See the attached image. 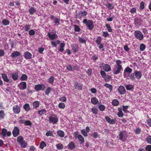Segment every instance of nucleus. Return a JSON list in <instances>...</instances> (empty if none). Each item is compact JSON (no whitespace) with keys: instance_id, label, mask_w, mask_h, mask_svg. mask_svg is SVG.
<instances>
[{"instance_id":"nucleus-1","label":"nucleus","mask_w":151,"mask_h":151,"mask_svg":"<svg viewBox=\"0 0 151 151\" xmlns=\"http://www.w3.org/2000/svg\"><path fill=\"white\" fill-rule=\"evenodd\" d=\"M116 62V65H115V67L113 70V72L114 74L117 75L121 72L122 68L121 65L122 63V61L120 60H117Z\"/></svg>"},{"instance_id":"nucleus-2","label":"nucleus","mask_w":151,"mask_h":151,"mask_svg":"<svg viewBox=\"0 0 151 151\" xmlns=\"http://www.w3.org/2000/svg\"><path fill=\"white\" fill-rule=\"evenodd\" d=\"M119 136V139L122 142H125L128 137L127 132L124 130L120 131Z\"/></svg>"},{"instance_id":"nucleus-3","label":"nucleus","mask_w":151,"mask_h":151,"mask_svg":"<svg viewBox=\"0 0 151 151\" xmlns=\"http://www.w3.org/2000/svg\"><path fill=\"white\" fill-rule=\"evenodd\" d=\"M17 141L20 145L22 148H25L27 145V142L24 140L23 138L21 136L18 137L17 138Z\"/></svg>"},{"instance_id":"nucleus-4","label":"nucleus","mask_w":151,"mask_h":151,"mask_svg":"<svg viewBox=\"0 0 151 151\" xmlns=\"http://www.w3.org/2000/svg\"><path fill=\"white\" fill-rule=\"evenodd\" d=\"M83 23L86 24L88 29L91 30L94 27V24L92 21L91 20L87 21V19H84L83 21Z\"/></svg>"},{"instance_id":"nucleus-5","label":"nucleus","mask_w":151,"mask_h":151,"mask_svg":"<svg viewBox=\"0 0 151 151\" xmlns=\"http://www.w3.org/2000/svg\"><path fill=\"white\" fill-rule=\"evenodd\" d=\"M134 35L136 38L139 40H142L144 37L143 34L139 30L135 31Z\"/></svg>"},{"instance_id":"nucleus-6","label":"nucleus","mask_w":151,"mask_h":151,"mask_svg":"<svg viewBox=\"0 0 151 151\" xmlns=\"http://www.w3.org/2000/svg\"><path fill=\"white\" fill-rule=\"evenodd\" d=\"M45 88V86L44 84H39L35 86V89L37 91L40 90L44 91Z\"/></svg>"},{"instance_id":"nucleus-7","label":"nucleus","mask_w":151,"mask_h":151,"mask_svg":"<svg viewBox=\"0 0 151 151\" xmlns=\"http://www.w3.org/2000/svg\"><path fill=\"white\" fill-rule=\"evenodd\" d=\"M18 87L20 90H24L27 88V83L25 82H22L18 85Z\"/></svg>"},{"instance_id":"nucleus-8","label":"nucleus","mask_w":151,"mask_h":151,"mask_svg":"<svg viewBox=\"0 0 151 151\" xmlns=\"http://www.w3.org/2000/svg\"><path fill=\"white\" fill-rule=\"evenodd\" d=\"M49 122L52 123L53 124L57 123L58 120V118L57 116L55 117H49Z\"/></svg>"},{"instance_id":"nucleus-9","label":"nucleus","mask_w":151,"mask_h":151,"mask_svg":"<svg viewBox=\"0 0 151 151\" xmlns=\"http://www.w3.org/2000/svg\"><path fill=\"white\" fill-rule=\"evenodd\" d=\"M13 110L14 112L16 114L19 113L20 111V108L17 105H14L13 106Z\"/></svg>"},{"instance_id":"nucleus-10","label":"nucleus","mask_w":151,"mask_h":151,"mask_svg":"<svg viewBox=\"0 0 151 151\" xmlns=\"http://www.w3.org/2000/svg\"><path fill=\"white\" fill-rule=\"evenodd\" d=\"M118 90L121 94H124L126 92L124 87L122 86H120L118 88Z\"/></svg>"},{"instance_id":"nucleus-11","label":"nucleus","mask_w":151,"mask_h":151,"mask_svg":"<svg viewBox=\"0 0 151 151\" xmlns=\"http://www.w3.org/2000/svg\"><path fill=\"white\" fill-rule=\"evenodd\" d=\"M19 134V130L17 127H15L13 131V134L14 137H16Z\"/></svg>"},{"instance_id":"nucleus-12","label":"nucleus","mask_w":151,"mask_h":151,"mask_svg":"<svg viewBox=\"0 0 151 151\" xmlns=\"http://www.w3.org/2000/svg\"><path fill=\"white\" fill-rule=\"evenodd\" d=\"M134 73L136 78L137 79H139L141 78L142 76V74L140 71L135 70L134 72Z\"/></svg>"},{"instance_id":"nucleus-13","label":"nucleus","mask_w":151,"mask_h":151,"mask_svg":"<svg viewBox=\"0 0 151 151\" xmlns=\"http://www.w3.org/2000/svg\"><path fill=\"white\" fill-rule=\"evenodd\" d=\"M24 56L26 59H29L32 58V55L29 52H25L24 55Z\"/></svg>"},{"instance_id":"nucleus-14","label":"nucleus","mask_w":151,"mask_h":151,"mask_svg":"<svg viewBox=\"0 0 151 151\" xmlns=\"http://www.w3.org/2000/svg\"><path fill=\"white\" fill-rule=\"evenodd\" d=\"M103 69L105 71L108 72L111 70V68L109 65L106 64L104 66Z\"/></svg>"},{"instance_id":"nucleus-15","label":"nucleus","mask_w":151,"mask_h":151,"mask_svg":"<svg viewBox=\"0 0 151 151\" xmlns=\"http://www.w3.org/2000/svg\"><path fill=\"white\" fill-rule=\"evenodd\" d=\"M20 53L19 52L17 51H13L11 55V57L14 58L19 56L20 55Z\"/></svg>"},{"instance_id":"nucleus-16","label":"nucleus","mask_w":151,"mask_h":151,"mask_svg":"<svg viewBox=\"0 0 151 151\" xmlns=\"http://www.w3.org/2000/svg\"><path fill=\"white\" fill-rule=\"evenodd\" d=\"M87 14V12L85 11H80L79 13L78 16L80 18H81L86 16Z\"/></svg>"},{"instance_id":"nucleus-17","label":"nucleus","mask_w":151,"mask_h":151,"mask_svg":"<svg viewBox=\"0 0 151 151\" xmlns=\"http://www.w3.org/2000/svg\"><path fill=\"white\" fill-rule=\"evenodd\" d=\"M132 72V69L129 67H126L124 70V76L125 77L126 76L125 73L126 72L130 73Z\"/></svg>"},{"instance_id":"nucleus-18","label":"nucleus","mask_w":151,"mask_h":151,"mask_svg":"<svg viewBox=\"0 0 151 151\" xmlns=\"http://www.w3.org/2000/svg\"><path fill=\"white\" fill-rule=\"evenodd\" d=\"M2 77L4 81L9 83L12 82L10 81V80L7 77L5 74H2Z\"/></svg>"},{"instance_id":"nucleus-19","label":"nucleus","mask_w":151,"mask_h":151,"mask_svg":"<svg viewBox=\"0 0 151 151\" xmlns=\"http://www.w3.org/2000/svg\"><path fill=\"white\" fill-rule=\"evenodd\" d=\"M47 36L49 38L50 40H53L56 38V37L57 36V35L54 34H51L50 32H48L47 34Z\"/></svg>"},{"instance_id":"nucleus-20","label":"nucleus","mask_w":151,"mask_h":151,"mask_svg":"<svg viewBox=\"0 0 151 151\" xmlns=\"http://www.w3.org/2000/svg\"><path fill=\"white\" fill-rule=\"evenodd\" d=\"M80 142V144H82L84 142V139L83 136L81 134H78L77 136Z\"/></svg>"},{"instance_id":"nucleus-21","label":"nucleus","mask_w":151,"mask_h":151,"mask_svg":"<svg viewBox=\"0 0 151 151\" xmlns=\"http://www.w3.org/2000/svg\"><path fill=\"white\" fill-rule=\"evenodd\" d=\"M68 147L70 150H72L75 147V145L74 143L72 142H70L68 145Z\"/></svg>"},{"instance_id":"nucleus-22","label":"nucleus","mask_w":151,"mask_h":151,"mask_svg":"<svg viewBox=\"0 0 151 151\" xmlns=\"http://www.w3.org/2000/svg\"><path fill=\"white\" fill-rule=\"evenodd\" d=\"M72 48L73 52H76L78 51V46L76 44H74L72 45Z\"/></svg>"},{"instance_id":"nucleus-23","label":"nucleus","mask_w":151,"mask_h":151,"mask_svg":"<svg viewBox=\"0 0 151 151\" xmlns=\"http://www.w3.org/2000/svg\"><path fill=\"white\" fill-rule=\"evenodd\" d=\"M75 87L76 89H77L78 90H81L82 89V86L80 83L77 82H76L75 83Z\"/></svg>"},{"instance_id":"nucleus-24","label":"nucleus","mask_w":151,"mask_h":151,"mask_svg":"<svg viewBox=\"0 0 151 151\" xmlns=\"http://www.w3.org/2000/svg\"><path fill=\"white\" fill-rule=\"evenodd\" d=\"M91 102L92 104L95 105L98 103V100L96 98L93 97L91 99Z\"/></svg>"},{"instance_id":"nucleus-25","label":"nucleus","mask_w":151,"mask_h":151,"mask_svg":"<svg viewBox=\"0 0 151 151\" xmlns=\"http://www.w3.org/2000/svg\"><path fill=\"white\" fill-rule=\"evenodd\" d=\"M18 74L17 73H15L12 74V78L13 80H16L18 79Z\"/></svg>"},{"instance_id":"nucleus-26","label":"nucleus","mask_w":151,"mask_h":151,"mask_svg":"<svg viewBox=\"0 0 151 151\" xmlns=\"http://www.w3.org/2000/svg\"><path fill=\"white\" fill-rule=\"evenodd\" d=\"M104 86L108 88L109 89L110 92H111L112 91L113 86L107 83H105L104 84Z\"/></svg>"},{"instance_id":"nucleus-27","label":"nucleus","mask_w":151,"mask_h":151,"mask_svg":"<svg viewBox=\"0 0 151 151\" xmlns=\"http://www.w3.org/2000/svg\"><path fill=\"white\" fill-rule=\"evenodd\" d=\"M58 134L60 137H63L64 136V133L62 130H60L57 132Z\"/></svg>"},{"instance_id":"nucleus-28","label":"nucleus","mask_w":151,"mask_h":151,"mask_svg":"<svg viewBox=\"0 0 151 151\" xmlns=\"http://www.w3.org/2000/svg\"><path fill=\"white\" fill-rule=\"evenodd\" d=\"M23 108L26 111H28L30 110L29 105L28 104H25L23 106Z\"/></svg>"},{"instance_id":"nucleus-29","label":"nucleus","mask_w":151,"mask_h":151,"mask_svg":"<svg viewBox=\"0 0 151 151\" xmlns=\"http://www.w3.org/2000/svg\"><path fill=\"white\" fill-rule=\"evenodd\" d=\"M28 77L27 75L25 74H23L21 77L20 79L22 81H26Z\"/></svg>"},{"instance_id":"nucleus-30","label":"nucleus","mask_w":151,"mask_h":151,"mask_svg":"<svg viewBox=\"0 0 151 151\" xmlns=\"http://www.w3.org/2000/svg\"><path fill=\"white\" fill-rule=\"evenodd\" d=\"M39 102L37 101L34 102L33 103V106L35 108H38L39 107Z\"/></svg>"},{"instance_id":"nucleus-31","label":"nucleus","mask_w":151,"mask_h":151,"mask_svg":"<svg viewBox=\"0 0 151 151\" xmlns=\"http://www.w3.org/2000/svg\"><path fill=\"white\" fill-rule=\"evenodd\" d=\"M78 41L80 43L84 44L85 45L86 44V40L82 37H79L78 38Z\"/></svg>"},{"instance_id":"nucleus-32","label":"nucleus","mask_w":151,"mask_h":151,"mask_svg":"<svg viewBox=\"0 0 151 151\" xmlns=\"http://www.w3.org/2000/svg\"><path fill=\"white\" fill-rule=\"evenodd\" d=\"M39 114L41 116L47 112V111L45 109H42L40 110H39L38 111Z\"/></svg>"},{"instance_id":"nucleus-33","label":"nucleus","mask_w":151,"mask_h":151,"mask_svg":"<svg viewBox=\"0 0 151 151\" xmlns=\"http://www.w3.org/2000/svg\"><path fill=\"white\" fill-rule=\"evenodd\" d=\"M29 14L31 15H32L36 12V10L33 7H32L29 10Z\"/></svg>"},{"instance_id":"nucleus-34","label":"nucleus","mask_w":151,"mask_h":151,"mask_svg":"<svg viewBox=\"0 0 151 151\" xmlns=\"http://www.w3.org/2000/svg\"><path fill=\"white\" fill-rule=\"evenodd\" d=\"M56 145L57 149L58 150H61L63 148V145L61 143L57 144Z\"/></svg>"},{"instance_id":"nucleus-35","label":"nucleus","mask_w":151,"mask_h":151,"mask_svg":"<svg viewBox=\"0 0 151 151\" xmlns=\"http://www.w3.org/2000/svg\"><path fill=\"white\" fill-rule=\"evenodd\" d=\"M125 87L127 90H131L134 88L133 86L131 84L126 85Z\"/></svg>"},{"instance_id":"nucleus-36","label":"nucleus","mask_w":151,"mask_h":151,"mask_svg":"<svg viewBox=\"0 0 151 151\" xmlns=\"http://www.w3.org/2000/svg\"><path fill=\"white\" fill-rule=\"evenodd\" d=\"M106 6L109 9H113L114 7L113 4L111 3H109L106 5Z\"/></svg>"},{"instance_id":"nucleus-37","label":"nucleus","mask_w":151,"mask_h":151,"mask_svg":"<svg viewBox=\"0 0 151 151\" xmlns=\"http://www.w3.org/2000/svg\"><path fill=\"white\" fill-rule=\"evenodd\" d=\"M112 104L114 106H117L119 104V102L117 99H114L112 102Z\"/></svg>"},{"instance_id":"nucleus-38","label":"nucleus","mask_w":151,"mask_h":151,"mask_svg":"<svg viewBox=\"0 0 151 151\" xmlns=\"http://www.w3.org/2000/svg\"><path fill=\"white\" fill-rule=\"evenodd\" d=\"M65 44L63 43H61L60 44V49L59 51L61 52H62L64 50L63 47L65 46Z\"/></svg>"},{"instance_id":"nucleus-39","label":"nucleus","mask_w":151,"mask_h":151,"mask_svg":"<svg viewBox=\"0 0 151 151\" xmlns=\"http://www.w3.org/2000/svg\"><path fill=\"white\" fill-rule=\"evenodd\" d=\"M2 23L3 25H7L9 24V22L7 19H4L3 20Z\"/></svg>"},{"instance_id":"nucleus-40","label":"nucleus","mask_w":151,"mask_h":151,"mask_svg":"<svg viewBox=\"0 0 151 151\" xmlns=\"http://www.w3.org/2000/svg\"><path fill=\"white\" fill-rule=\"evenodd\" d=\"M7 131V130L3 128L2 129L1 134L3 135L4 137L6 135Z\"/></svg>"},{"instance_id":"nucleus-41","label":"nucleus","mask_w":151,"mask_h":151,"mask_svg":"<svg viewBox=\"0 0 151 151\" xmlns=\"http://www.w3.org/2000/svg\"><path fill=\"white\" fill-rule=\"evenodd\" d=\"M46 146V144L44 141H42L40 144V147L42 149H43L44 147Z\"/></svg>"},{"instance_id":"nucleus-42","label":"nucleus","mask_w":151,"mask_h":151,"mask_svg":"<svg viewBox=\"0 0 151 151\" xmlns=\"http://www.w3.org/2000/svg\"><path fill=\"white\" fill-rule=\"evenodd\" d=\"M91 111L92 112L95 114H98V109L95 107L92 108L91 109Z\"/></svg>"},{"instance_id":"nucleus-43","label":"nucleus","mask_w":151,"mask_h":151,"mask_svg":"<svg viewBox=\"0 0 151 151\" xmlns=\"http://www.w3.org/2000/svg\"><path fill=\"white\" fill-rule=\"evenodd\" d=\"M98 108L99 110L101 111H104L105 108V106L103 105H101L98 106Z\"/></svg>"},{"instance_id":"nucleus-44","label":"nucleus","mask_w":151,"mask_h":151,"mask_svg":"<svg viewBox=\"0 0 151 151\" xmlns=\"http://www.w3.org/2000/svg\"><path fill=\"white\" fill-rule=\"evenodd\" d=\"M65 106V105L64 103H60L58 104V107L60 108L64 109Z\"/></svg>"},{"instance_id":"nucleus-45","label":"nucleus","mask_w":151,"mask_h":151,"mask_svg":"<svg viewBox=\"0 0 151 151\" xmlns=\"http://www.w3.org/2000/svg\"><path fill=\"white\" fill-rule=\"evenodd\" d=\"M140 19H137V18H136L134 20V21L135 22V24H138V25H139L140 24H141L140 23Z\"/></svg>"},{"instance_id":"nucleus-46","label":"nucleus","mask_w":151,"mask_h":151,"mask_svg":"<svg viewBox=\"0 0 151 151\" xmlns=\"http://www.w3.org/2000/svg\"><path fill=\"white\" fill-rule=\"evenodd\" d=\"M106 28H107L108 29V31L109 32H112V29H111V27L110 26V25L109 24H106Z\"/></svg>"},{"instance_id":"nucleus-47","label":"nucleus","mask_w":151,"mask_h":151,"mask_svg":"<svg viewBox=\"0 0 151 151\" xmlns=\"http://www.w3.org/2000/svg\"><path fill=\"white\" fill-rule=\"evenodd\" d=\"M54 81V78L53 76H51L48 79V82L49 83L52 84Z\"/></svg>"},{"instance_id":"nucleus-48","label":"nucleus","mask_w":151,"mask_h":151,"mask_svg":"<svg viewBox=\"0 0 151 151\" xmlns=\"http://www.w3.org/2000/svg\"><path fill=\"white\" fill-rule=\"evenodd\" d=\"M140 50L141 51H143L145 47V46L143 44H141L140 45Z\"/></svg>"},{"instance_id":"nucleus-49","label":"nucleus","mask_w":151,"mask_h":151,"mask_svg":"<svg viewBox=\"0 0 151 151\" xmlns=\"http://www.w3.org/2000/svg\"><path fill=\"white\" fill-rule=\"evenodd\" d=\"M4 111L1 110L0 111V119L4 118Z\"/></svg>"},{"instance_id":"nucleus-50","label":"nucleus","mask_w":151,"mask_h":151,"mask_svg":"<svg viewBox=\"0 0 151 151\" xmlns=\"http://www.w3.org/2000/svg\"><path fill=\"white\" fill-rule=\"evenodd\" d=\"M46 135L48 137V136H53V133L51 131H49L47 132L46 133Z\"/></svg>"},{"instance_id":"nucleus-51","label":"nucleus","mask_w":151,"mask_h":151,"mask_svg":"<svg viewBox=\"0 0 151 151\" xmlns=\"http://www.w3.org/2000/svg\"><path fill=\"white\" fill-rule=\"evenodd\" d=\"M106 82L109 81L111 79V77L109 76H106L104 78Z\"/></svg>"},{"instance_id":"nucleus-52","label":"nucleus","mask_w":151,"mask_h":151,"mask_svg":"<svg viewBox=\"0 0 151 151\" xmlns=\"http://www.w3.org/2000/svg\"><path fill=\"white\" fill-rule=\"evenodd\" d=\"M81 133L85 137H87L88 134L86 131H85V129H82L81 130Z\"/></svg>"},{"instance_id":"nucleus-53","label":"nucleus","mask_w":151,"mask_h":151,"mask_svg":"<svg viewBox=\"0 0 151 151\" xmlns=\"http://www.w3.org/2000/svg\"><path fill=\"white\" fill-rule=\"evenodd\" d=\"M51 88L50 87H48L45 92V94L47 95H48L49 93L50 92Z\"/></svg>"},{"instance_id":"nucleus-54","label":"nucleus","mask_w":151,"mask_h":151,"mask_svg":"<svg viewBox=\"0 0 151 151\" xmlns=\"http://www.w3.org/2000/svg\"><path fill=\"white\" fill-rule=\"evenodd\" d=\"M31 25L29 24H26L25 25V31H28L30 29Z\"/></svg>"},{"instance_id":"nucleus-55","label":"nucleus","mask_w":151,"mask_h":151,"mask_svg":"<svg viewBox=\"0 0 151 151\" xmlns=\"http://www.w3.org/2000/svg\"><path fill=\"white\" fill-rule=\"evenodd\" d=\"M146 139L147 143L149 144L151 143V136H148Z\"/></svg>"},{"instance_id":"nucleus-56","label":"nucleus","mask_w":151,"mask_h":151,"mask_svg":"<svg viewBox=\"0 0 151 151\" xmlns=\"http://www.w3.org/2000/svg\"><path fill=\"white\" fill-rule=\"evenodd\" d=\"M96 42L98 45L100 44L101 42V38L100 37H99L96 41Z\"/></svg>"},{"instance_id":"nucleus-57","label":"nucleus","mask_w":151,"mask_h":151,"mask_svg":"<svg viewBox=\"0 0 151 151\" xmlns=\"http://www.w3.org/2000/svg\"><path fill=\"white\" fill-rule=\"evenodd\" d=\"M29 34L30 35H34L35 34V32L33 29H31L29 31Z\"/></svg>"},{"instance_id":"nucleus-58","label":"nucleus","mask_w":151,"mask_h":151,"mask_svg":"<svg viewBox=\"0 0 151 151\" xmlns=\"http://www.w3.org/2000/svg\"><path fill=\"white\" fill-rule=\"evenodd\" d=\"M118 116L119 117H122L123 116L124 114L122 111H119L117 114Z\"/></svg>"},{"instance_id":"nucleus-59","label":"nucleus","mask_w":151,"mask_h":151,"mask_svg":"<svg viewBox=\"0 0 151 151\" xmlns=\"http://www.w3.org/2000/svg\"><path fill=\"white\" fill-rule=\"evenodd\" d=\"M26 125L28 126V125H31L32 124V123L30 121H25V123Z\"/></svg>"},{"instance_id":"nucleus-60","label":"nucleus","mask_w":151,"mask_h":151,"mask_svg":"<svg viewBox=\"0 0 151 151\" xmlns=\"http://www.w3.org/2000/svg\"><path fill=\"white\" fill-rule=\"evenodd\" d=\"M134 73H132L129 76L130 78L132 81L135 79V78L134 77Z\"/></svg>"},{"instance_id":"nucleus-61","label":"nucleus","mask_w":151,"mask_h":151,"mask_svg":"<svg viewBox=\"0 0 151 151\" xmlns=\"http://www.w3.org/2000/svg\"><path fill=\"white\" fill-rule=\"evenodd\" d=\"M75 31L79 32L80 30V28L77 25H75Z\"/></svg>"},{"instance_id":"nucleus-62","label":"nucleus","mask_w":151,"mask_h":151,"mask_svg":"<svg viewBox=\"0 0 151 151\" xmlns=\"http://www.w3.org/2000/svg\"><path fill=\"white\" fill-rule=\"evenodd\" d=\"M144 8V3L143 1H142L140 3V10L143 9Z\"/></svg>"},{"instance_id":"nucleus-63","label":"nucleus","mask_w":151,"mask_h":151,"mask_svg":"<svg viewBox=\"0 0 151 151\" xmlns=\"http://www.w3.org/2000/svg\"><path fill=\"white\" fill-rule=\"evenodd\" d=\"M146 150L147 151H151V145H147L146 147Z\"/></svg>"},{"instance_id":"nucleus-64","label":"nucleus","mask_w":151,"mask_h":151,"mask_svg":"<svg viewBox=\"0 0 151 151\" xmlns=\"http://www.w3.org/2000/svg\"><path fill=\"white\" fill-rule=\"evenodd\" d=\"M101 74L102 76L104 78L106 76L105 72L103 71L102 70L101 72Z\"/></svg>"}]
</instances>
